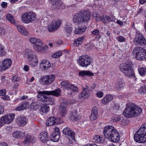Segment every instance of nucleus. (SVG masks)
Returning <instances> with one entry per match:
<instances>
[{"label": "nucleus", "instance_id": "nucleus-10", "mask_svg": "<svg viewBox=\"0 0 146 146\" xmlns=\"http://www.w3.org/2000/svg\"><path fill=\"white\" fill-rule=\"evenodd\" d=\"M92 61V58L88 55H83L79 57L77 62L82 67H87Z\"/></svg>", "mask_w": 146, "mask_h": 146}, {"label": "nucleus", "instance_id": "nucleus-24", "mask_svg": "<svg viewBox=\"0 0 146 146\" xmlns=\"http://www.w3.org/2000/svg\"><path fill=\"white\" fill-rule=\"evenodd\" d=\"M35 140V138L33 136H31L29 135H28L25 138L23 143L25 145H27L31 143H34Z\"/></svg>", "mask_w": 146, "mask_h": 146}, {"label": "nucleus", "instance_id": "nucleus-39", "mask_svg": "<svg viewBox=\"0 0 146 146\" xmlns=\"http://www.w3.org/2000/svg\"><path fill=\"white\" fill-rule=\"evenodd\" d=\"M49 107L46 104H44L41 108V110L42 113H46L49 111Z\"/></svg>", "mask_w": 146, "mask_h": 146}, {"label": "nucleus", "instance_id": "nucleus-26", "mask_svg": "<svg viewBox=\"0 0 146 146\" xmlns=\"http://www.w3.org/2000/svg\"><path fill=\"white\" fill-rule=\"evenodd\" d=\"M17 28L18 31L22 35L26 36L28 34V31L23 26L18 25L17 26Z\"/></svg>", "mask_w": 146, "mask_h": 146}, {"label": "nucleus", "instance_id": "nucleus-29", "mask_svg": "<svg viewBox=\"0 0 146 146\" xmlns=\"http://www.w3.org/2000/svg\"><path fill=\"white\" fill-rule=\"evenodd\" d=\"M70 113V118L72 120L77 121L79 120V118L77 114V111L76 109H71Z\"/></svg>", "mask_w": 146, "mask_h": 146}, {"label": "nucleus", "instance_id": "nucleus-13", "mask_svg": "<svg viewBox=\"0 0 146 146\" xmlns=\"http://www.w3.org/2000/svg\"><path fill=\"white\" fill-rule=\"evenodd\" d=\"M60 84L62 88L68 90H70L73 92L78 91V88L76 86L69 83L67 81H62L61 83Z\"/></svg>", "mask_w": 146, "mask_h": 146}, {"label": "nucleus", "instance_id": "nucleus-33", "mask_svg": "<svg viewBox=\"0 0 146 146\" xmlns=\"http://www.w3.org/2000/svg\"><path fill=\"white\" fill-rule=\"evenodd\" d=\"M55 117H50L48 118L46 122V125L47 126H50L55 125Z\"/></svg>", "mask_w": 146, "mask_h": 146}, {"label": "nucleus", "instance_id": "nucleus-23", "mask_svg": "<svg viewBox=\"0 0 146 146\" xmlns=\"http://www.w3.org/2000/svg\"><path fill=\"white\" fill-rule=\"evenodd\" d=\"M40 66L44 70H48L50 68L51 64L49 61L46 60H43L40 62Z\"/></svg>", "mask_w": 146, "mask_h": 146}, {"label": "nucleus", "instance_id": "nucleus-12", "mask_svg": "<svg viewBox=\"0 0 146 146\" xmlns=\"http://www.w3.org/2000/svg\"><path fill=\"white\" fill-rule=\"evenodd\" d=\"M15 115L11 113L9 115H5L0 118V127L6 123L9 124L13 120Z\"/></svg>", "mask_w": 146, "mask_h": 146}, {"label": "nucleus", "instance_id": "nucleus-63", "mask_svg": "<svg viewBox=\"0 0 146 146\" xmlns=\"http://www.w3.org/2000/svg\"><path fill=\"white\" fill-rule=\"evenodd\" d=\"M113 121L114 122H116L117 121H119L120 120V119L119 117H114L113 119Z\"/></svg>", "mask_w": 146, "mask_h": 146}, {"label": "nucleus", "instance_id": "nucleus-36", "mask_svg": "<svg viewBox=\"0 0 146 146\" xmlns=\"http://www.w3.org/2000/svg\"><path fill=\"white\" fill-rule=\"evenodd\" d=\"M7 19L12 24L15 25L16 22L13 16L11 14H8L6 16Z\"/></svg>", "mask_w": 146, "mask_h": 146}, {"label": "nucleus", "instance_id": "nucleus-6", "mask_svg": "<svg viewBox=\"0 0 146 146\" xmlns=\"http://www.w3.org/2000/svg\"><path fill=\"white\" fill-rule=\"evenodd\" d=\"M96 87V85L93 84L90 86L89 84H86L85 86L82 87V91L79 95V98L81 99L88 98L90 96V91H92Z\"/></svg>", "mask_w": 146, "mask_h": 146}, {"label": "nucleus", "instance_id": "nucleus-47", "mask_svg": "<svg viewBox=\"0 0 146 146\" xmlns=\"http://www.w3.org/2000/svg\"><path fill=\"white\" fill-rule=\"evenodd\" d=\"M64 29L66 32L68 33H70L72 31V29L70 25H66L64 27Z\"/></svg>", "mask_w": 146, "mask_h": 146}, {"label": "nucleus", "instance_id": "nucleus-58", "mask_svg": "<svg viewBox=\"0 0 146 146\" xmlns=\"http://www.w3.org/2000/svg\"><path fill=\"white\" fill-rule=\"evenodd\" d=\"M102 17H100L99 15H97L95 18L96 21L97 22H99L100 20L102 21Z\"/></svg>", "mask_w": 146, "mask_h": 146}, {"label": "nucleus", "instance_id": "nucleus-4", "mask_svg": "<svg viewBox=\"0 0 146 146\" xmlns=\"http://www.w3.org/2000/svg\"><path fill=\"white\" fill-rule=\"evenodd\" d=\"M134 138L135 141L139 143H143L146 141V123L142 125L135 133Z\"/></svg>", "mask_w": 146, "mask_h": 146}, {"label": "nucleus", "instance_id": "nucleus-15", "mask_svg": "<svg viewBox=\"0 0 146 146\" xmlns=\"http://www.w3.org/2000/svg\"><path fill=\"white\" fill-rule=\"evenodd\" d=\"M61 24V21L60 20H56L48 26V30L50 32L55 31L60 27Z\"/></svg>", "mask_w": 146, "mask_h": 146}, {"label": "nucleus", "instance_id": "nucleus-30", "mask_svg": "<svg viewBox=\"0 0 146 146\" xmlns=\"http://www.w3.org/2000/svg\"><path fill=\"white\" fill-rule=\"evenodd\" d=\"M12 135L15 138L22 139L24 136V133L23 131H16L13 133Z\"/></svg>", "mask_w": 146, "mask_h": 146}, {"label": "nucleus", "instance_id": "nucleus-18", "mask_svg": "<svg viewBox=\"0 0 146 146\" xmlns=\"http://www.w3.org/2000/svg\"><path fill=\"white\" fill-rule=\"evenodd\" d=\"M25 55L29 60H33L34 58H36V56L34 52L32 50L28 49L25 50Z\"/></svg>", "mask_w": 146, "mask_h": 146}, {"label": "nucleus", "instance_id": "nucleus-3", "mask_svg": "<svg viewBox=\"0 0 146 146\" xmlns=\"http://www.w3.org/2000/svg\"><path fill=\"white\" fill-rule=\"evenodd\" d=\"M142 109L133 104H129L123 112L125 116L127 118L132 117H136L141 112Z\"/></svg>", "mask_w": 146, "mask_h": 146}, {"label": "nucleus", "instance_id": "nucleus-17", "mask_svg": "<svg viewBox=\"0 0 146 146\" xmlns=\"http://www.w3.org/2000/svg\"><path fill=\"white\" fill-rule=\"evenodd\" d=\"M11 60L10 59L4 60L2 61L1 66H0V71H2L7 69L11 66Z\"/></svg>", "mask_w": 146, "mask_h": 146}, {"label": "nucleus", "instance_id": "nucleus-2", "mask_svg": "<svg viewBox=\"0 0 146 146\" xmlns=\"http://www.w3.org/2000/svg\"><path fill=\"white\" fill-rule=\"evenodd\" d=\"M91 13L88 10H83L77 13L73 17V23L80 25L83 22H87L90 19Z\"/></svg>", "mask_w": 146, "mask_h": 146}, {"label": "nucleus", "instance_id": "nucleus-56", "mask_svg": "<svg viewBox=\"0 0 146 146\" xmlns=\"http://www.w3.org/2000/svg\"><path fill=\"white\" fill-rule=\"evenodd\" d=\"M6 93V91L5 90L3 89L0 90V96H4Z\"/></svg>", "mask_w": 146, "mask_h": 146}, {"label": "nucleus", "instance_id": "nucleus-46", "mask_svg": "<svg viewBox=\"0 0 146 146\" xmlns=\"http://www.w3.org/2000/svg\"><path fill=\"white\" fill-rule=\"evenodd\" d=\"M62 53L61 51H59L51 55V57L54 58H58L62 56Z\"/></svg>", "mask_w": 146, "mask_h": 146}, {"label": "nucleus", "instance_id": "nucleus-49", "mask_svg": "<svg viewBox=\"0 0 146 146\" xmlns=\"http://www.w3.org/2000/svg\"><path fill=\"white\" fill-rule=\"evenodd\" d=\"M61 1H58L57 0L54 3H52L53 5H56V7L59 9L60 6L62 5Z\"/></svg>", "mask_w": 146, "mask_h": 146}, {"label": "nucleus", "instance_id": "nucleus-32", "mask_svg": "<svg viewBox=\"0 0 146 146\" xmlns=\"http://www.w3.org/2000/svg\"><path fill=\"white\" fill-rule=\"evenodd\" d=\"M97 116V108L96 107H94L92 109L90 118L91 120H94L96 119Z\"/></svg>", "mask_w": 146, "mask_h": 146}, {"label": "nucleus", "instance_id": "nucleus-7", "mask_svg": "<svg viewBox=\"0 0 146 146\" xmlns=\"http://www.w3.org/2000/svg\"><path fill=\"white\" fill-rule=\"evenodd\" d=\"M132 53L137 60H142L146 57V50L143 48L137 46L133 49Z\"/></svg>", "mask_w": 146, "mask_h": 146}, {"label": "nucleus", "instance_id": "nucleus-14", "mask_svg": "<svg viewBox=\"0 0 146 146\" xmlns=\"http://www.w3.org/2000/svg\"><path fill=\"white\" fill-rule=\"evenodd\" d=\"M135 43L137 45H145L146 41L144 37L139 33H137L134 39Z\"/></svg>", "mask_w": 146, "mask_h": 146}, {"label": "nucleus", "instance_id": "nucleus-45", "mask_svg": "<svg viewBox=\"0 0 146 146\" xmlns=\"http://www.w3.org/2000/svg\"><path fill=\"white\" fill-rule=\"evenodd\" d=\"M60 113L61 115L62 116H64L66 112V107L61 106L60 108Z\"/></svg>", "mask_w": 146, "mask_h": 146}, {"label": "nucleus", "instance_id": "nucleus-52", "mask_svg": "<svg viewBox=\"0 0 146 146\" xmlns=\"http://www.w3.org/2000/svg\"><path fill=\"white\" fill-rule=\"evenodd\" d=\"M20 78L18 77V76H14L12 79V81L13 82H18L20 80Z\"/></svg>", "mask_w": 146, "mask_h": 146}, {"label": "nucleus", "instance_id": "nucleus-22", "mask_svg": "<svg viewBox=\"0 0 146 146\" xmlns=\"http://www.w3.org/2000/svg\"><path fill=\"white\" fill-rule=\"evenodd\" d=\"M102 21L104 23H109L114 21L115 19V17L113 15L109 16L107 15H103L102 17Z\"/></svg>", "mask_w": 146, "mask_h": 146}, {"label": "nucleus", "instance_id": "nucleus-40", "mask_svg": "<svg viewBox=\"0 0 146 146\" xmlns=\"http://www.w3.org/2000/svg\"><path fill=\"white\" fill-rule=\"evenodd\" d=\"M34 59H35V60L32 61V60H30L29 64L32 67H34L36 66L38 64V59L37 57H36V58H34Z\"/></svg>", "mask_w": 146, "mask_h": 146}, {"label": "nucleus", "instance_id": "nucleus-60", "mask_svg": "<svg viewBox=\"0 0 146 146\" xmlns=\"http://www.w3.org/2000/svg\"><path fill=\"white\" fill-rule=\"evenodd\" d=\"M117 23L121 26H122L123 24V22L119 20H117Z\"/></svg>", "mask_w": 146, "mask_h": 146}, {"label": "nucleus", "instance_id": "nucleus-28", "mask_svg": "<svg viewBox=\"0 0 146 146\" xmlns=\"http://www.w3.org/2000/svg\"><path fill=\"white\" fill-rule=\"evenodd\" d=\"M29 41L31 43L35 44L34 45L40 46L42 44V41L40 39L35 37H33L30 38L29 39Z\"/></svg>", "mask_w": 146, "mask_h": 146}, {"label": "nucleus", "instance_id": "nucleus-35", "mask_svg": "<svg viewBox=\"0 0 146 146\" xmlns=\"http://www.w3.org/2000/svg\"><path fill=\"white\" fill-rule=\"evenodd\" d=\"M93 141L96 143H102L104 141L102 137L96 135L94 137L93 139Z\"/></svg>", "mask_w": 146, "mask_h": 146}, {"label": "nucleus", "instance_id": "nucleus-59", "mask_svg": "<svg viewBox=\"0 0 146 146\" xmlns=\"http://www.w3.org/2000/svg\"><path fill=\"white\" fill-rule=\"evenodd\" d=\"M1 5V7L3 8H5L7 6V3L5 2H3Z\"/></svg>", "mask_w": 146, "mask_h": 146}, {"label": "nucleus", "instance_id": "nucleus-27", "mask_svg": "<svg viewBox=\"0 0 146 146\" xmlns=\"http://www.w3.org/2000/svg\"><path fill=\"white\" fill-rule=\"evenodd\" d=\"M18 124L20 126H24L26 125L27 121L26 118L24 116H19L17 119Z\"/></svg>", "mask_w": 146, "mask_h": 146}, {"label": "nucleus", "instance_id": "nucleus-57", "mask_svg": "<svg viewBox=\"0 0 146 146\" xmlns=\"http://www.w3.org/2000/svg\"><path fill=\"white\" fill-rule=\"evenodd\" d=\"M5 32V30L3 27H0V34L1 35L4 34Z\"/></svg>", "mask_w": 146, "mask_h": 146}, {"label": "nucleus", "instance_id": "nucleus-61", "mask_svg": "<svg viewBox=\"0 0 146 146\" xmlns=\"http://www.w3.org/2000/svg\"><path fill=\"white\" fill-rule=\"evenodd\" d=\"M23 69L25 71L27 72L29 69V67L28 65H25L24 66Z\"/></svg>", "mask_w": 146, "mask_h": 146}, {"label": "nucleus", "instance_id": "nucleus-25", "mask_svg": "<svg viewBox=\"0 0 146 146\" xmlns=\"http://www.w3.org/2000/svg\"><path fill=\"white\" fill-rule=\"evenodd\" d=\"M43 45V43L42 41V44L39 45H33V48L35 50L39 52H43L46 51L48 49V46L46 45L44 47L42 46Z\"/></svg>", "mask_w": 146, "mask_h": 146}, {"label": "nucleus", "instance_id": "nucleus-16", "mask_svg": "<svg viewBox=\"0 0 146 146\" xmlns=\"http://www.w3.org/2000/svg\"><path fill=\"white\" fill-rule=\"evenodd\" d=\"M58 127H56L54 128V131L50 135V140L54 142L58 141L60 138V135Z\"/></svg>", "mask_w": 146, "mask_h": 146}, {"label": "nucleus", "instance_id": "nucleus-50", "mask_svg": "<svg viewBox=\"0 0 146 146\" xmlns=\"http://www.w3.org/2000/svg\"><path fill=\"white\" fill-rule=\"evenodd\" d=\"M63 121L61 118H56L55 120V125L62 123Z\"/></svg>", "mask_w": 146, "mask_h": 146}, {"label": "nucleus", "instance_id": "nucleus-19", "mask_svg": "<svg viewBox=\"0 0 146 146\" xmlns=\"http://www.w3.org/2000/svg\"><path fill=\"white\" fill-rule=\"evenodd\" d=\"M61 91V90L58 88L52 91H43L41 93L43 94H48V95H52L57 97L60 95Z\"/></svg>", "mask_w": 146, "mask_h": 146}, {"label": "nucleus", "instance_id": "nucleus-9", "mask_svg": "<svg viewBox=\"0 0 146 146\" xmlns=\"http://www.w3.org/2000/svg\"><path fill=\"white\" fill-rule=\"evenodd\" d=\"M43 91L39 92L37 97L38 100L45 103L46 104L52 105L54 104V99L49 96L48 94H43L42 93Z\"/></svg>", "mask_w": 146, "mask_h": 146}, {"label": "nucleus", "instance_id": "nucleus-53", "mask_svg": "<svg viewBox=\"0 0 146 146\" xmlns=\"http://www.w3.org/2000/svg\"><path fill=\"white\" fill-rule=\"evenodd\" d=\"M116 39L117 40L120 42H123L125 40V38H124L122 36H119L116 37Z\"/></svg>", "mask_w": 146, "mask_h": 146}, {"label": "nucleus", "instance_id": "nucleus-64", "mask_svg": "<svg viewBox=\"0 0 146 146\" xmlns=\"http://www.w3.org/2000/svg\"><path fill=\"white\" fill-rule=\"evenodd\" d=\"M84 146H98L96 144H88Z\"/></svg>", "mask_w": 146, "mask_h": 146}, {"label": "nucleus", "instance_id": "nucleus-62", "mask_svg": "<svg viewBox=\"0 0 146 146\" xmlns=\"http://www.w3.org/2000/svg\"><path fill=\"white\" fill-rule=\"evenodd\" d=\"M4 111V109L3 107L0 105V114L2 113Z\"/></svg>", "mask_w": 146, "mask_h": 146}, {"label": "nucleus", "instance_id": "nucleus-5", "mask_svg": "<svg viewBox=\"0 0 146 146\" xmlns=\"http://www.w3.org/2000/svg\"><path fill=\"white\" fill-rule=\"evenodd\" d=\"M120 71L126 76L134 77L135 73L129 62L121 64L119 66Z\"/></svg>", "mask_w": 146, "mask_h": 146}, {"label": "nucleus", "instance_id": "nucleus-31", "mask_svg": "<svg viewBox=\"0 0 146 146\" xmlns=\"http://www.w3.org/2000/svg\"><path fill=\"white\" fill-rule=\"evenodd\" d=\"M113 99V96L110 94H108L103 98L101 102L103 104H106L112 100Z\"/></svg>", "mask_w": 146, "mask_h": 146}, {"label": "nucleus", "instance_id": "nucleus-11", "mask_svg": "<svg viewBox=\"0 0 146 146\" xmlns=\"http://www.w3.org/2000/svg\"><path fill=\"white\" fill-rule=\"evenodd\" d=\"M55 76L53 74L42 76L39 80L40 82L42 84L47 85L50 84L54 80Z\"/></svg>", "mask_w": 146, "mask_h": 146}, {"label": "nucleus", "instance_id": "nucleus-38", "mask_svg": "<svg viewBox=\"0 0 146 146\" xmlns=\"http://www.w3.org/2000/svg\"><path fill=\"white\" fill-rule=\"evenodd\" d=\"M84 37L82 36L79 37L77 38L74 42V44L77 46L80 45L82 42L84 40Z\"/></svg>", "mask_w": 146, "mask_h": 146}, {"label": "nucleus", "instance_id": "nucleus-43", "mask_svg": "<svg viewBox=\"0 0 146 146\" xmlns=\"http://www.w3.org/2000/svg\"><path fill=\"white\" fill-rule=\"evenodd\" d=\"M125 83L124 81L122 78L119 79L118 81L117 84L118 87L120 88H124Z\"/></svg>", "mask_w": 146, "mask_h": 146}, {"label": "nucleus", "instance_id": "nucleus-48", "mask_svg": "<svg viewBox=\"0 0 146 146\" xmlns=\"http://www.w3.org/2000/svg\"><path fill=\"white\" fill-rule=\"evenodd\" d=\"M3 46L0 44V55L1 56H3L6 55V52L4 50Z\"/></svg>", "mask_w": 146, "mask_h": 146}, {"label": "nucleus", "instance_id": "nucleus-21", "mask_svg": "<svg viewBox=\"0 0 146 146\" xmlns=\"http://www.w3.org/2000/svg\"><path fill=\"white\" fill-rule=\"evenodd\" d=\"M39 138L40 140L44 143L47 142L49 140L48 135L46 131H43L40 133Z\"/></svg>", "mask_w": 146, "mask_h": 146}, {"label": "nucleus", "instance_id": "nucleus-51", "mask_svg": "<svg viewBox=\"0 0 146 146\" xmlns=\"http://www.w3.org/2000/svg\"><path fill=\"white\" fill-rule=\"evenodd\" d=\"M138 92L141 94H144L146 92L145 89L143 87H141L138 90Z\"/></svg>", "mask_w": 146, "mask_h": 146}, {"label": "nucleus", "instance_id": "nucleus-37", "mask_svg": "<svg viewBox=\"0 0 146 146\" xmlns=\"http://www.w3.org/2000/svg\"><path fill=\"white\" fill-rule=\"evenodd\" d=\"M79 75L82 76H93V74L89 71H82L80 72L79 73Z\"/></svg>", "mask_w": 146, "mask_h": 146}, {"label": "nucleus", "instance_id": "nucleus-54", "mask_svg": "<svg viewBox=\"0 0 146 146\" xmlns=\"http://www.w3.org/2000/svg\"><path fill=\"white\" fill-rule=\"evenodd\" d=\"M97 96L99 98H102L103 96V92H99L96 93Z\"/></svg>", "mask_w": 146, "mask_h": 146}, {"label": "nucleus", "instance_id": "nucleus-20", "mask_svg": "<svg viewBox=\"0 0 146 146\" xmlns=\"http://www.w3.org/2000/svg\"><path fill=\"white\" fill-rule=\"evenodd\" d=\"M63 132L65 135L70 136L73 140H75V133L70 128L68 127L64 128Z\"/></svg>", "mask_w": 146, "mask_h": 146}, {"label": "nucleus", "instance_id": "nucleus-55", "mask_svg": "<svg viewBox=\"0 0 146 146\" xmlns=\"http://www.w3.org/2000/svg\"><path fill=\"white\" fill-rule=\"evenodd\" d=\"M92 33L94 35H98L99 33V31L98 29H96L92 31Z\"/></svg>", "mask_w": 146, "mask_h": 146}, {"label": "nucleus", "instance_id": "nucleus-34", "mask_svg": "<svg viewBox=\"0 0 146 146\" xmlns=\"http://www.w3.org/2000/svg\"><path fill=\"white\" fill-rule=\"evenodd\" d=\"M86 27L85 26H83V27H80L77 28H75L74 32L76 34H82L86 31Z\"/></svg>", "mask_w": 146, "mask_h": 146}, {"label": "nucleus", "instance_id": "nucleus-1", "mask_svg": "<svg viewBox=\"0 0 146 146\" xmlns=\"http://www.w3.org/2000/svg\"><path fill=\"white\" fill-rule=\"evenodd\" d=\"M104 136L110 141L117 142L119 140V134L116 129L112 126H106L104 127Z\"/></svg>", "mask_w": 146, "mask_h": 146}, {"label": "nucleus", "instance_id": "nucleus-42", "mask_svg": "<svg viewBox=\"0 0 146 146\" xmlns=\"http://www.w3.org/2000/svg\"><path fill=\"white\" fill-rule=\"evenodd\" d=\"M138 71L140 74L143 76L145 75L146 73V68L143 67H140Z\"/></svg>", "mask_w": 146, "mask_h": 146}, {"label": "nucleus", "instance_id": "nucleus-44", "mask_svg": "<svg viewBox=\"0 0 146 146\" xmlns=\"http://www.w3.org/2000/svg\"><path fill=\"white\" fill-rule=\"evenodd\" d=\"M30 107L31 110H36L38 108V106L36 102H33L30 106Z\"/></svg>", "mask_w": 146, "mask_h": 146}, {"label": "nucleus", "instance_id": "nucleus-41", "mask_svg": "<svg viewBox=\"0 0 146 146\" xmlns=\"http://www.w3.org/2000/svg\"><path fill=\"white\" fill-rule=\"evenodd\" d=\"M27 106V104L25 103L23 104L20 106L16 108L15 110L18 111H21L26 109Z\"/></svg>", "mask_w": 146, "mask_h": 146}, {"label": "nucleus", "instance_id": "nucleus-8", "mask_svg": "<svg viewBox=\"0 0 146 146\" xmlns=\"http://www.w3.org/2000/svg\"><path fill=\"white\" fill-rule=\"evenodd\" d=\"M22 21L25 23L32 22L37 19L36 14L33 12H29L24 13L22 16Z\"/></svg>", "mask_w": 146, "mask_h": 146}]
</instances>
